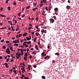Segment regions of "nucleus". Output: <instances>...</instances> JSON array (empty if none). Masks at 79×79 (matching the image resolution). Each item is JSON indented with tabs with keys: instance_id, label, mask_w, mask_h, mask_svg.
Here are the masks:
<instances>
[{
	"instance_id": "obj_1",
	"label": "nucleus",
	"mask_w": 79,
	"mask_h": 79,
	"mask_svg": "<svg viewBox=\"0 0 79 79\" xmlns=\"http://www.w3.org/2000/svg\"><path fill=\"white\" fill-rule=\"evenodd\" d=\"M6 53H7L8 54L11 53V52L10 51V49L8 48H7V49L6 50Z\"/></svg>"
},
{
	"instance_id": "obj_2",
	"label": "nucleus",
	"mask_w": 79,
	"mask_h": 79,
	"mask_svg": "<svg viewBox=\"0 0 79 79\" xmlns=\"http://www.w3.org/2000/svg\"><path fill=\"white\" fill-rule=\"evenodd\" d=\"M50 21L51 22H52V23H53L55 22V20H54L52 18L50 19Z\"/></svg>"
},
{
	"instance_id": "obj_3",
	"label": "nucleus",
	"mask_w": 79,
	"mask_h": 79,
	"mask_svg": "<svg viewBox=\"0 0 79 79\" xmlns=\"http://www.w3.org/2000/svg\"><path fill=\"white\" fill-rule=\"evenodd\" d=\"M41 32L42 33H47V31L46 30H42L41 31Z\"/></svg>"
},
{
	"instance_id": "obj_4",
	"label": "nucleus",
	"mask_w": 79,
	"mask_h": 79,
	"mask_svg": "<svg viewBox=\"0 0 79 79\" xmlns=\"http://www.w3.org/2000/svg\"><path fill=\"white\" fill-rule=\"evenodd\" d=\"M66 8L67 10H69L71 8V7L69 6H66Z\"/></svg>"
},
{
	"instance_id": "obj_5",
	"label": "nucleus",
	"mask_w": 79,
	"mask_h": 79,
	"mask_svg": "<svg viewBox=\"0 0 79 79\" xmlns=\"http://www.w3.org/2000/svg\"><path fill=\"white\" fill-rule=\"evenodd\" d=\"M27 34H28L26 32L25 34H24L23 35V36L25 37V36H26V35H27Z\"/></svg>"
},
{
	"instance_id": "obj_6",
	"label": "nucleus",
	"mask_w": 79,
	"mask_h": 79,
	"mask_svg": "<svg viewBox=\"0 0 79 79\" xmlns=\"http://www.w3.org/2000/svg\"><path fill=\"white\" fill-rule=\"evenodd\" d=\"M0 16H1V17H6V16L5 15L2 14L0 15Z\"/></svg>"
},
{
	"instance_id": "obj_7",
	"label": "nucleus",
	"mask_w": 79,
	"mask_h": 79,
	"mask_svg": "<svg viewBox=\"0 0 79 79\" xmlns=\"http://www.w3.org/2000/svg\"><path fill=\"white\" fill-rule=\"evenodd\" d=\"M32 28V27H30L28 28V30H30V29H31Z\"/></svg>"
},
{
	"instance_id": "obj_8",
	"label": "nucleus",
	"mask_w": 79,
	"mask_h": 79,
	"mask_svg": "<svg viewBox=\"0 0 79 79\" xmlns=\"http://www.w3.org/2000/svg\"><path fill=\"white\" fill-rule=\"evenodd\" d=\"M21 69L24 72H25V71H26V70L24 68H21Z\"/></svg>"
},
{
	"instance_id": "obj_9",
	"label": "nucleus",
	"mask_w": 79,
	"mask_h": 79,
	"mask_svg": "<svg viewBox=\"0 0 79 79\" xmlns=\"http://www.w3.org/2000/svg\"><path fill=\"white\" fill-rule=\"evenodd\" d=\"M21 12H19V13H18V16H21L20 15H21Z\"/></svg>"
},
{
	"instance_id": "obj_10",
	"label": "nucleus",
	"mask_w": 79,
	"mask_h": 79,
	"mask_svg": "<svg viewBox=\"0 0 79 79\" xmlns=\"http://www.w3.org/2000/svg\"><path fill=\"white\" fill-rule=\"evenodd\" d=\"M24 59L25 60V61H26V60H27V57H26L24 56Z\"/></svg>"
},
{
	"instance_id": "obj_11",
	"label": "nucleus",
	"mask_w": 79,
	"mask_h": 79,
	"mask_svg": "<svg viewBox=\"0 0 79 79\" xmlns=\"http://www.w3.org/2000/svg\"><path fill=\"white\" fill-rule=\"evenodd\" d=\"M42 79H45V76H42L41 77Z\"/></svg>"
},
{
	"instance_id": "obj_12",
	"label": "nucleus",
	"mask_w": 79,
	"mask_h": 79,
	"mask_svg": "<svg viewBox=\"0 0 79 79\" xmlns=\"http://www.w3.org/2000/svg\"><path fill=\"white\" fill-rule=\"evenodd\" d=\"M55 55H57V56H60V54L58 52H56Z\"/></svg>"
},
{
	"instance_id": "obj_13",
	"label": "nucleus",
	"mask_w": 79,
	"mask_h": 79,
	"mask_svg": "<svg viewBox=\"0 0 79 79\" xmlns=\"http://www.w3.org/2000/svg\"><path fill=\"white\" fill-rule=\"evenodd\" d=\"M33 5H34V6H35L37 5V4H36V3L35 2L33 3Z\"/></svg>"
},
{
	"instance_id": "obj_14",
	"label": "nucleus",
	"mask_w": 79,
	"mask_h": 79,
	"mask_svg": "<svg viewBox=\"0 0 79 79\" xmlns=\"http://www.w3.org/2000/svg\"><path fill=\"white\" fill-rule=\"evenodd\" d=\"M2 48H3L4 49H5L6 48V47H5V45H3V46H2Z\"/></svg>"
},
{
	"instance_id": "obj_15",
	"label": "nucleus",
	"mask_w": 79,
	"mask_h": 79,
	"mask_svg": "<svg viewBox=\"0 0 79 79\" xmlns=\"http://www.w3.org/2000/svg\"><path fill=\"white\" fill-rule=\"evenodd\" d=\"M15 41H16L17 42V43H19V40H15Z\"/></svg>"
},
{
	"instance_id": "obj_16",
	"label": "nucleus",
	"mask_w": 79,
	"mask_h": 79,
	"mask_svg": "<svg viewBox=\"0 0 79 79\" xmlns=\"http://www.w3.org/2000/svg\"><path fill=\"white\" fill-rule=\"evenodd\" d=\"M35 34L36 35H37V36H38V35H39V33H35Z\"/></svg>"
},
{
	"instance_id": "obj_17",
	"label": "nucleus",
	"mask_w": 79,
	"mask_h": 79,
	"mask_svg": "<svg viewBox=\"0 0 79 79\" xmlns=\"http://www.w3.org/2000/svg\"><path fill=\"white\" fill-rule=\"evenodd\" d=\"M39 19V17H36L35 19V20L36 21H38Z\"/></svg>"
},
{
	"instance_id": "obj_18",
	"label": "nucleus",
	"mask_w": 79,
	"mask_h": 79,
	"mask_svg": "<svg viewBox=\"0 0 79 79\" xmlns=\"http://www.w3.org/2000/svg\"><path fill=\"white\" fill-rule=\"evenodd\" d=\"M26 39L27 40H30V38H29V37H27L26 38Z\"/></svg>"
},
{
	"instance_id": "obj_19",
	"label": "nucleus",
	"mask_w": 79,
	"mask_h": 79,
	"mask_svg": "<svg viewBox=\"0 0 79 79\" xmlns=\"http://www.w3.org/2000/svg\"><path fill=\"white\" fill-rule=\"evenodd\" d=\"M54 19H55V20H56V16H53Z\"/></svg>"
},
{
	"instance_id": "obj_20",
	"label": "nucleus",
	"mask_w": 79,
	"mask_h": 79,
	"mask_svg": "<svg viewBox=\"0 0 79 79\" xmlns=\"http://www.w3.org/2000/svg\"><path fill=\"white\" fill-rule=\"evenodd\" d=\"M5 66L6 68H8V67H9V66H8V65L7 63L6 64Z\"/></svg>"
},
{
	"instance_id": "obj_21",
	"label": "nucleus",
	"mask_w": 79,
	"mask_h": 79,
	"mask_svg": "<svg viewBox=\"0 0 79 79\" xmlns=\"http://www.w3.org/2000/svg\"><path fill=\"white\" fill-rule=\"evenodd\" d=\"M43 5H44V4H40L39 6L40 7H41V6H43Z\"/></svg>"
},
{
	"instance_id": "obj_22",
	"label": "nucleus",
	"mask_w": 79,
	"mask_h": 79,
	"mask_svg": "<svg viewBox=\"0 0 79 79\" xmlns=\"http://www.w3.org/2000/svg\"><path fill=\"white\" fill-rule=\"evenodd\" d=\"M7 8L9 11H10V9H11V8H10V6H8V7Z\"/></svg>"
},
{
	"instance_id": "obj_23",
	"label": "nucleus",
	"mask_w": 79,
	"mask_h": 79,
	"mask_svg": "<svg viewBox=\"0 0 79 79\" xmlns=\"http://www.w3.org/2000/svg\"><path fill=\"white\" fill-rule=\"evenodd\" d=\"M30 6H29L27 7H26V9H29L30 8Z\"/></svg>"
},
{
	"instance_id": "obj_24",
	"label": "nucleus",
	"mask_w": 79,
	"mask_h": 79,
	"mask_svg": "<svg viewBox=\"0 0 79 79\" xmlns=\"http://www.w3.org/2000/svg\"><path fill=\"white\" fill-rule=\"evenodd\" d=\"M31 41H29L28 42H27V44H31Z\"/></svg>"
},
{
	"instance_id": "obj_25",
	"label": "nucleus",
	"mask_w": 79,
	"mask_h": 79,
	"mask_svg": "<svg viewBox=\"0 0 79 79\" xmlns=\"http://www.w3.org/2000/svg\"><path fill=\"white\" fill-rule=\"evenodd\" d=\"M10 49L11 51L13 50V47H12V46L10 47Z\"/></svg>"
},
{
	"instance_id": "obj_26",
	"label": "nucleus",
	"mask_w": 79,
	"mask_h": 79,
	"mask_svg": "<svg viewBox=\"0 0 79 79\" xmlns=\"http://www.w3.org/2000/svg\"><path fill=\"white\" fill-rule=\"evenodd\" d=\"M58 8H55V9H54V10L55 11H57V10H58Z\"/></svg>"
},
{
	"instance_id": "obj_27",
	"label": "nucleus",
	"mask_w": 79,
	"mask_h": 79,
	"mask_svg": "<svg viewBox=\"0 0 79 79\" xmlns=\"http://www.w3.org/2000/svg\"><path fill=\"white\" fill-rule=\"evenodd\" d=\"M9 60H10V58H8V59L6 60L7 62H8V61H9Z\"/></svg>"
},
{
	"instance_id": "obj_28",
	"label": "nucleus",
	"mask_w": 79,
	"mask_h": 79,
	"mask_svg": "<svg viewBox=\"0 0 79 79\" xmlns=\"http://www.w3.org/2000/svg\"><path fill=\"white\" fill-rule=\"evenodd\" d=\"M49 58V57H48V56H47L46 57H45V58H44V59H47V58Z\"/></svg>"
},
{
	"instance_id": "obj_29",
	"label": "nucleus",
	"mask_w": 79,
	"mask_h": 79,
	"mask_svg": "<svg viewBox=\"0 0 79 79\" xmlns=\"http://www.w3.org/2000/svg\"><path fill=\"white\" fill-rule=\"evenodd\" d=\"M14 45H15V46H17V47H18V44H14Z\"/></svg>"
},
{
	"instance_id": "obj_30",
	"label": "nucleus",
	"mask_w": 79,
	"mask_h": 79,
	"mask_svg": "<svg viewBox=\"0 0 79 79\" xmlns=\"http://www.w3.org/2000/svg\"><path fill=\"white\" fill-rule=\"evenodd\" d=\"M43 2H44V3H46V0H43Z\"/></svg>"
},
{
	"instance_id": "obj_31",
	"label": "nucleus",
	"mask_w": 79,
	"mask_h": 79,
	"mask_svg": "<svg viewBox=\"0 0 79 79\" xmlns=\"http://www.w3.org/2000/svg\"><path fill=\"white\" fill-rule=\"evenodd\" d=\"M28 67L30 68H31V67H32V66L31 65L29 64L28 65Z\"/></svg>"
},
{
	"instance_id": "obj_32",
	"label": "nucleus",
	"mask_w": 79,
	"mask_h": 79,
	"mask_svg": "<svg viewBox=\"0 0 79 79\" xmlns=\"http://www.w3.org/2000/svg\"><path fill=\"white\" fill-rule=\"evenodd\" d=\"M22 35H23L22 34H20L19 35V37H21V36H22Z\"/></svg>"
},
{
	"instance_id": "obj_33",
	"label": "nucleus",
	"mask_w": 79,
	"mask_h": 79,
	"mask_svg": "<svg viewBox=\"0 0 79 79\" xmlns=\"http://www.w3.org/2000/svg\"><path fill=\"white\" fill-rule=\"evenodd\" d=\"M14 5H15V6H16V2H14Z\"/></svg>"
},
{
	"instance_id": "obj_34",
	"label": "nucleus",
	"mask_w": 79,
	"mask_h": 79,
	"mask_svg": "<svg viewBox=\"0 0 79 79\" xmlns=\"http://www.w3.org/2000/svg\"><path fill=\"white\" fill-rule=\"evenodd\" d=\"M25 47H27V48L28 47V45L27 44H26V45L25 46Z\"/></svg>"
},
{
	"instance_id": "obj_35",
	"label": "nucleus",
	"mask_w": 79,
	"mask_h": 79,
	"mask_svg": "<svg viewBox=\"0 0 79 79\" xmlns=\"http://www.w3.org/2000/svg\"><path fill=\"white\" fill-rule=\"evenodd\" d=\"M24 56H26V58H27V54H26L24 55Z\"/></svg>"
},
{
	"instance_id": "obj_36",
	"label": "nucleus",
	"mask_w": 79,
	"mask_h": 79,
	"mask_svg": "<svg viewBox=\"0 0 79 79\" xmlns=\"http://www.w3.org/2000/svg\"><path fill=\"white\" fill-rule=\"evenodd\" d=\"M45 10H47V11H48V9L47 7H45Z\"/></svg>"
},
{
	"instance_id": "obj_37",
	"label": "nucleus",
	"mask_w": 79,
	"mask_h": 79,
	"mask_svg": "<svg viewBox=\"0 0 79 79\" xmlns=\"http://www.w3.org/2000/svg\"><path fill=\"white\" fill-rule=\"evenodd\" d=\"M16 57L17 59H19L20 56H16Z\"/></svg>"
},
{
	"instance_id": "obj_38",
	"label": "nucleus",
	"mask_w": 79,
	"mask_h": 79,
	"mask_svg": "<svg viewBox=\"0 0 79 79\" xmlns=\"http://www.w3.org/2000/svg\"><path fill=\"white\" fill-rule=\"evenodd\" d=\"M20 52H23V49L21 48L20 49Z\"/></svg>"
},
{
	"instance_id": "obj_39",
	"label": "nucleus",
	"mask_w": 79,
	"mask_h": 79,
	"mask_svg": "<svg viewBox=\"0 0 79 79\" xmlns=\"http://www.w3.org/2000/svg\"><path fill=\"white\" fill-rule=\"evenodd\" d=\"M21 48H23V47H24V46H23V45H21L20 46Z\"/></svg>"
},
{
	"instance_id": "obj_40",
	"label": "nucleus",
	"mask_w": 79,
	"mask_h": 79,
	"mask_svg": "<svg viewBox=\"0 0 79 79\" xmlns=\"http://www.w3.org/2000/svg\"><path fill=\"white\" fill-rule=\"evenodd\" d=\"M34 68H36L37 67V66L36 65H35L33 66Z\"/></svg>"
},
{
	"instance_id": "obj_41",
	"label": "nucleus",
	"mask_w": 79,
	"mask_h": 79,
	"mask_svg": "<svg viewBox=\"0 0 79 79\" xmlns=\"http://www.w3.org/2000/svg\"><path fill=\"white\" fill-rule=\"evenodd\" d=\"M27 69H28V70H30V69H31V68L29 67L27 68Z\"/></svg>"
},
{
	"instance_id": "obj_42",
	"label": "nucleus",
	"mask_w": 79,
	"mask_h": 79,
	"mask_svg": "<svg viewBox=\"0 0 79 79\" xmlns=\"http://www.w3.org/2000/svg\"><path fill=\"white\" fill-rule=\"evenodd\" d=\"M27 52H29V49L28 48H27Z\"/></svg>"
},
{
	"instance_id": "obj_43",
	"label": "nucleus",
	"mask_w": 79,
	"mask_h": 79,
	"mask_svg": "<svg viewBox=\"0 0 79 79\" xmlns=\"http://www.w3.org/2000/svg\"><path fill=\"white\" fill-rule=\"evenodd\" d=\"M35 27L37 29H39V27L37 26H35Z\"/></svg>"
},
{
	"instance_id": "obj_44",
	"label": "nucleus",
	"mask_w": 79,
	"mask_h": 79,
	"mask_svg": "<svg viewBox=\"0 0 79 79\" xmlns=\"http://www.w3.org/2000/svg\"><path fill=\"white\" fill-rule=\"evenodd\" d=\"M21 76H22V77H25V76H24V75H23V74H22V75H21Z\"/></svg>"
},
{
	"instance_id": "obj_45",
	"label": "nucleus",
	"mask_w": 79,
	"mask_h": 79,
	"mask_svg": "<svg viewBox=\"0 0 79 79\" xmlns=\"http://www.w3.org/2000/svg\"><path fill=\"white\" fill-rule=\"evenodd\" d=\"M16 31H19V29L18 28H17L16 29Z\"/></svg>"
},
{
	"instance_id": "obj_46",
	"label": "nucleus",
	"mask_w": 79,
	"mask_h": 79,
	"mask_svg": "<svg viewBox=\"0 0 79 79\" xmlns=\"http://www.w3.org/2000/svg\"><path fill=\"white\" fill-rule=\"evenodd\" d=\"M26 44L25 43H23V46H25V45H26Z\"/></svg>"
},
{
	"instance_id": "obj_47",
	"label": "nucleus",
	"mask_w": 79,
	"mask_h": 79,
	"mask_svg": "<svg viewBox=\"0 0 79 79\" xmlns=\"http://www.w3.org/2000/svg\"><path fill=\"white\" fill-rule=\"evenodd\" d=\"M25 15H23L22 16V18H24V17H25Z\"/></svg>"
},
{
	"instance_id": "obj_48",
	"label": "nucleus",
	"mask_w": 79,
	"mask_h": 79,
	"mask_svg": "<svg viewBox=\"0 0 79 79\" xmlns=\"http://www.w3.org/2000/svg\"><path fill=\"white\" fill-rule=\"evenodd\" d=\"M1 42H4V40H1L0 41Z\"/></svg>"
},
{
	"instance_id": "obj_49",
	"label": "nucleus",
	"mask_w": 79,
	"mask_h": 79,
	"mask_svg": "<svg viewBox=\"0 0 79 79\" xmlns=\"http://www.w3.org/2000/svg\"><path fill=\"white\" fill-rule=\"evenodd\" d=\"M30 58H29V59H31V58H32V56H30Z\"/></svg>"
},
{
	"instance_id": "obj_50",
	"label": "nucleus",
	"mask_w": 79,
	"mask_h": 79,
	"mask_svg": "<svg viewBox=\"0 0 79 79\" xmlns=\"http://www.w3.org/2000/svg\"><path fill=\"white\" fill-rule=\"evenodd\" d=\"M24 79H28V77H25L24 78Z\"/></svg>"
},
{
	"instance_id": "obj_51",
	"label": "nucleus",
	"mask_w": 79,
	"mask_h": 79,
	"mask_svg": "<svg viewBox=\"0 0 79 79\" xmlns=\"http://www.w3.org/2000/svg\"><path fill=\"white\" fill-rule=\"evenodd\" d=\"M40 3H41V4H42V3H43V1L41 0L40 2Z\"/></svg>"
},
{
	"instance_id": "obj_52",
	"label": "nucleus",
	"mask_w": 79,
	"mask_h": 79,
	"mask_svg": "<svg viewBox=\"0 0 79 79\" xmlns=\"http://www.w3.org/2000/svg\"><path fill=\"white\" fill-rule=\"evenodd\" d=\"M12 69H16V68H15V67H12Z\"/></svg>"
},
{
	"instance_id": "obj_53",
	"label": "nucleus",
	"mask_w": 79,
	"mask_h": 79,
	"mask_svg": "<svg viewBox=\"0 0 79 79\" xmlns=\"http://www.w3.org/2000/svg\"><path fill=\"white\" fill-rule=\"evenodd\" d=\"M68 3H71V1H69V0H68Z\"/></svg>"
},
{
	"instance_id": "obj_54",
	"label": "nucleus",
	"mask_w": 79,
	"mask_h": 79,
	"mask_svg": "<svg viewBox=\"0 0 79 79\" xmlns=\"http://www.w3.org/2000/svg\"><path fill=\"white\" fill-rule=\"evenodd\" d=\"M18 18L19 19V20H21V18L20 17H18Z\"/></svg>"
},
{
	"instance_id": "obj_55",
	"label": "nucleus",
	"mask_w": 79,
	"mask_h": 79,
	"mask_svg": "<svg viewBox=\"0 0 79 79\" xmlns=\"http://www.w3.org/2000/svg\"><path fill=\"white\" fill-rule=\"evenodd\" d=\"M31 34L32 35H34V32H32Z\"/></svg>"
},
{
	"instance_id": "obj_56",
	"label": "nucleus",
	"mask_w": 79,
	"mask_h": 79,
	"mask_svg": "<svg viewBox=\"0 0 79 79\" xmlns=\"http://www.w3.org/2000/svg\"><path fill=\"white\" fill-rule=\"evenodd\" d=\"M25 54H26V55H27L29 54V53H28V52H25Z\"/></svg>"
},
{
	"instance_id": "obj_57",
	"label": "nucleus",
	"mask_w": 79,
	"mask_h": 79,
	"mask_svg": "<svg viewBox=\"0 0 79 79\" xmlns=\"http://www.w3.org/2000/svg\"><path fill=\"white\" fill-rule=\"evenodd\" d=\"M14 60H13V59H12V60H10V61L11 62H13V61Z\"/></svg>"
},
{
	"instance_id": "obj_58",
	"label": "nucleus",
	"mask_w": 79,
	"mask_h": 79,
	"mask_svg": "<svg viewBox=\"0 0 79 79\" xmlns=\"http://www.w3.org/2000/svg\"><path fill=\"white\" fill-rule=\"evenodd\" d=\"M20 55H21V53H19V54H18V56H20Z\"/></svg>"
},
{
	"instance_id": "obj_59",
	"label": "nucleus",
	"mask_w": 79,
	"mask_h": 79,
	"mask_svg": "<svg viewBox=\"0 0 79 79\" xmlns=\"http://www.w3.org/2000/svg\"><path fill=\"white\" fill-rule=\"evenodd\" d=\"M6 43H10V41H7L6 42Z\"/></svg>"
},
{
	"instance_id": "obj_60",
	"label": "nucleus",
	"mask_w": 79,
	"mask_h": 79,
	"mask_svg": "<svg viewBox=\"0 0 79 79\" xmlns=\"http://www.w3.org/2000/svg\"><path fill=\"white\" fill-rule=\"evenodd\" d=\"M16 58V56H13L12 57V59H13V58Z\"/></svg>"
},
{
	"instance_id": "obj_61",
	"label": "nucleus",
	"mask_w": 79,
	"mask_h": 79,
	"mask_svg": "<svg viewBox=\"0 0 79 79\" xmlns=\"http://www.w3.org/2000/svg\"><path fill=\"white\" fill-rule=\"evenodd\" d=\"M11 30L12 31H15V29H12Z\"/></svg>"
},
{
	"instance_id": "obj_62",
	"label": "nucleus",
	"mask_w": 79,
	"mask_h": 79,
	"mask_svg": "<svg viewBox=\"0 0 79 79\" xmlns=\"http://www.w3.org/2000/svg\"><path fill=\"white\" fill-rule=\"evenodd\" d=\"M10 71L11 72H13V69H10Z\"/></svg>"
},
{
	"instance_id": "obj_63",
	"label": "nucleus",
	"mask_w": 79,
	"mask_h": 79,
	"mask_svg": "<svg viewBox=\"0 0 79 79\" xmlns=\"http://www.w3.org/2000/svg\"><path fill=\"white\" fill-rule=\"evenodd\" d=\"M0 10H3V7L1 8Z\"/></svg>"
},
{
	"instance_id": "obj_64",
	"label": "nucleus",
	"mask_w": 79,
	"mask_h": 79,
	"mask_svg": "<svg viewBox=\"0 0 79 79\" xmlns=\"http://www.w3.org/2000/svg\"><path fill=\"white\" fill-rule=\"evenodd\" d=\"M34 42H35V39H34Z\"/></svg>"
}]
</instances>
